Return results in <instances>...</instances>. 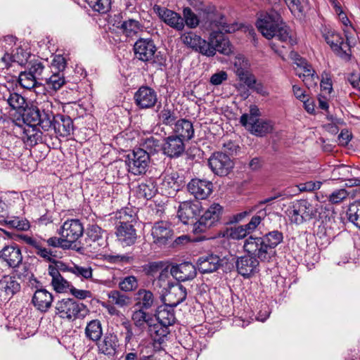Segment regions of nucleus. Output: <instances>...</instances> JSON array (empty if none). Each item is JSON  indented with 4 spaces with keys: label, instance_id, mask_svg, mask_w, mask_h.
Here are the masks:
<instances>
[{
    "label": "nucleus",
    "instance_id": "bf43d9fd",
    "mask_svg": "<svg viewBox=\"0 0 360 360\" xmlns=\"http://www.w3.org/2000/svg\"><path fill=\"white\" fill-rule=\"evenodd\" d=\"M119 287L124 292L133 291L138 287V280L134 276H126L120 281Z\"/></svg>",
    "mask_w": 360,
    "mask_h": 360
},
{
    "label": "nucleus",
    "instance_id": "49530a36",
    "mask_svg": "<svg viewBox=\"0 0 360 360\" xmlns=\"http://www.w3.org/2000/svg\"><path fill=\"white\" fill-rule=\"evenodd\" d=\"M187 189L191 195L195 198L193 202H200L202 200V180L193 179L187 185Z\"/></svg>",
    "mask_w": 360,
    "mask_h": 360
},
{
    "label": "nucleus",
    "instance_id": "cd10ccee",
    "mask_svg": "<svg viewBox=\"0 0 360 360\" xmlns=\"http://www.w3.org/2000/svg\"><path fill=\"white\" fill-rule=\"evenodd\" d=\"M39 126L25 125L20 129V138L28 146H33L42 141V132Z\"/></svg>",
    "mask_w": 360,
    "mask_h": 360
},
{
    "label": "nucleus",
    "instance_id": "680f3d73",
    "mask_svg": "<svg viewBox=\"0 0 360 360\" xmlns=\"http://www.w3.org/2000/svg\"><path fill=\"white\" fill-rule=\"evenodd\" d=\"M234 71L237 76H243L244 72L248 71L249 66L248 60L242 55H238L233 60Z\"/></svg>",
    "mask_w": 360,
    "mask_h": 360
},
{
    "label": "nucleus",
    "instance_id": "8fccbe9b",
    "mask_svg": "<svg viewBox=\"0 0 360 360\" xmlns=\"http://www.w3.org/2000/svg\"><path fill=\"white\" fill-rule=\"evenodd\" d=\"M89 8L101 14L108 13L111 8V0H85Z\"/></svg>",
    "mask_w": 360,
    "mask_h": 360
},
{
    "label": "nucleus",
    "instance_id": "6e6d98bb",
    "mask_svg": "<svg viewBox=\"0 0 360 360\" xmlns=\"http://www.w3.org/2000/svg\"><path fill=\"white\" fill-rule=\"evenodd\" d=\"M46 82L49 89L54 91L58 90L65 83L63 72H54L50 77L46 79Z\"/></svg>",
    "mask_w": 360,
    "mask_h": 360
},
{
    "label": "nucleus",
    "instance_id": "4c0bfd02",
    "mask_svg": "<svg viewBox=\"0 0 360 360\" xmlns=\"http://www.w3.org/2000/svg\"><path fill=\"white\" fill-rule=\"evenodd\" d=\"M103 335L101 323L98 319L89 321L85 328V336L93 342H98Z\"/></svg>",
    "mask_w": 360,
    "mask_h": 360
},
{
    "label": "nucleus",
    "instance_id": "2eb2a0df",
    "mask_svg": "<svg viewBox=\"0 0 360 360\" xmlns=\"http://www.w3.org/2000/svg\"><path fill=\"white\" fill-rule=\"evenodd\" d=\"M134 99L139 109H149L158 102V94L151 87L142 86L135 92Z\"/></svg>",
    "mask_w": 360,
    "mask_h": 360
},
{
    "label": "nucleus",
    "instance_id": "c9c22d12",
    "mask_svg": "<svg viewBox=\"0 0 360 360\" xmlns=\"http://www.w3.org/2000/svg\"><path fill=\"white\" fill-rule=\"evenodd\" d=\"M155 299L153 293L146 289H139L136 293V306L145 310L152 308L155 305Z\"/></svg>",
    "mask_w": 360,
    "mask_h": 360
},
{
    "label": "nucleus",
    "instance_id": "774afa93",
    "mask_svg": "<svg viewBox=\"0 0 360 360\" xmlns=\"http://www.w3.org/2000/svg\"><path fill=\"white\" fill-rule=\"evenodd\" d=\"M43 242H46L49 247L53 248H62L63 249H68L70 248V244L68 243L64 237H51L47 240H42Z\"/></svg>",
    "mask_w": 360,
    "mask_h": 360
},
{
    "label": "nucleus",
    "instance_id": "7c9ffc66",
    "mask_svg": "<svg viewBox=\"0 0 360 360\" xmlns=\"http://www.w3.org/2000/svg\"><path fill=\"white\" fill-rule=\"evenodd\" d=\"M174 308L167 304L158 306L155 314L158 323L165 326H172L176 322Z\"/></svg>",
    "mask_w": 360,
    "mask_h": 360
},
{
    "label": "nucleus",
    "instance_id": "2f4dec72",
    "mask_svg": "<svg viewBox=\"0 0 360 360\" xmlns=\"http://www.w3.org/2000/svg\"><path fill=\"white\" fill-rule=\"evenodd\" d=\"M323 37L326 43L338 54L342 55V53H346V51L344 49L347 47V45L344 43L343 38L340 34L333 30H325Z\"/></svg>",
    "mask_w": 360,
    "mask_h": 360
},
{
    "label": "nucleus",
    "instance_id": "f3484780",
    "mask_svg": "<svg viewBox=\"0 0 360 360\" xmlns=\"http://www.w3.org/2000/svg\"><path fill=\"white\" fill-rule=\"evenodd\" d=\"M0 100L6 102L11 110H15L18 113H22V110L27 107L25 98L20 94L15 92L13 89L10 90L6 86H4L0 90Z\"/></svg>",
    "mask_w": 360,
    "mask_h": 360
},
{
    "label": "nucleus",
    "instance_id": "aec40b11",
    "mask_svg": "<svg viewBox=\"0 0 360 360\" xmlns=\"http://www.w3.org/2000/svg\"><path fill=\"white\" fill-rule=\"evenodd\" d=\"M20 237L25 243L33 248V252L37 256L46 262H53L56 255L52 250L44 247L42 240H39L27 235H20Z\"/></svg>",
    "mask_w": 360,
    "mask_h": 360
},
{
    "label": "nucleus",
    "instance_id": "a878e982",
    "mask_svg": "<svg viewBox=\"0 0 360 360\" xmlns=\"http://www.w3.org/2000/svg\"><path fill=\"white\" fill-rule=\"evenodd\" d=\"M158 15L160 19L169 27L177 31H181L184 28V18L177 13L158 7Z\"/></svg>",
    "mask_w": 360,
    "mask_h": 360
},
{
    "label": "nucleus",
    "instance_id": "09e8293b",
    "mask_svg": "<svg viewBox=\"0 0 360 360\" xmlns=\"http://www.w3.org/2000/svg\"><path fill=\"white\" fill-rule=\"evenodd\" d=\"M182 40L188 46L202 53L201 37L193 32H189L182 36Z\"/></svg>",
    "mask_w": 360,
    "mask_h": 360
},
{
    "label": "nucleus",
    "instance_id": "a18cd8bd",
    "mask_svg": "<svg viewBox=\"0 0 360 360\" xmlns=\"http://www.w3.org/2000/svg\"><path fill=\"white\" fill-rule=\"evenodd\" d=\"M120 28L127 37H133L142 30V25L136 20L129 19L122 22Z\"/></svg>",
    "mask_w": 360,
    "mask_h": 360
},
{
    "label": "nucleus",
    "instance_id": "7ed1b4c3",
    "mask_svg": "<svg viewBox=\"0 0 360 360\" xmlns=\"http://www.w3.org/2000/svg\"><path fill=\"white\" fill-rule=\"evenodd\" d=\"M281 18L275 11H271L262 16L257 22V27L262 34L267 39H274L280 42L293 45L295 41L290 35L285 27L281 26Z\"/></svg>",
    "mask_w": 360,
    "mask_h": 360
},
{
    "label": "nucleus",
    "instance_id": "ddd939ff",
    "mask_svg": "<svg viewBox=\"0 0 360 360\" xmlns=\"http://www.w3.org/2000/svg\"><path fill=\"white\" fill-rule=\"evenodd\" d=\"M208 165L212 171L220 176H226L234 166L233 160L225 153H214L208 160Z\"/></svg>",
    "mask_w": 360,
    "mask_h": 360
},
{
    "label": "nucleus",
    "instance_id": "4468645a",
    "mask_svg": "<svg viewBox=\"0 0 360 360\" xmlns=\"http://www.w3.org/2000/svg\"><path fill=\"white\" fill-rule=\"evenodd\" d=\"M58 233L64 237L71 246L83 235L84 226L79 219H68L63 224L58 231Z\"/></svg>",
    "mask_w": 360,
    "mask_h": 360
},
{
    "label": "nucleus",
    "instance_id": "5fc2aeb1",
    "mask_svg": "<svg viewBox=\"0 0 360 360\" xmlns=\"http://www.w3.org/2000/svg\"><path fill=\"white\" fill-rule=\"evenodd\" d=\"M349 221L360 229V202L352 203L347 211Z\"/></svg>",
    "mask_w": 360,
    "mask_h": 360
},
{
    "label": "nucleus",
    "instance_id": "79ce46f5",
    "mask_svg": "<svg viewBox=\"0 0 360 360\" xmlns=\"http://www.w3.org/2000/svg\"><path fill=\"white\" fill-rule=\"evenodd\" d=\"M109 302L123 308L128 306L131 302L130 297L119 290H111L108 292Z\"/></svg>",
    "mask_w": 360,
    "mask_h": 360
},
{
    "label": "nucleus",
    "instance_id": "473e14b6",
    "mask_svg": "<svg viewBox=\"0 0 360 360\" xmlns=\"http://www.w3.org/2000/svg\"><path fill=\"white\" fill-rule=\"evenodd\" d=\"M131 320L134 326L143 330L149 328L150 325L154 321L153 314L147 312L143 309H138L133 311L131 315Z\"/></svg>",
    "mask_w": 360,
    "mask_h": 360
},
{
    "label": "nucleus",
    "instance_id": "20e7f679",
    "mask_svg": "<svg viewBox=\"0 0 360 360\" xmlns=\"http://www.w3.org/2000/svg\"><path fill=\"white\" fill-rule=\"evenodd\" d=\"M261 114L257 105H250L248 113L243 114L240 118V124L252 134L263 136L274 129L271 121L260 119Z\"/></svg>",
    "mask_w": 360,
    "mask_h": 360
},
{
    "label": "nucleus",
    "instance_id": "052dcab7",
    "mask_svg": "<svg viewBox=\"0 0 360 360\" xmlns=\"http://www.w3.org/2000/svg\"><path fill=\"white\" fill-rule=\"evenodd\" d=\"M266 216V210L265 209L260 210L256 215L253 216L250 222L244 225L248 233H252Z\"/></svg>",
    "mask_w": 360,
    "mask_h": 360
},
{
    "label": "nucleus",
    "instance_id": "a211bd4d",
    "mask_svg": "<svg viewBox=\"0 0 360 360\" xmlns=\"http://www.w3.org/2000/svg\"><path fill=\"white\" fill-rule=\"evenodd\" d=\"M50 120L51 128L54 129L57 135L67 137L73 131V121L69 116L60 114L54 115L52 113V117Z\"/></svg>",
    "mask_w": 360,
    "mask_h": 360
},
{
    "label": "nucleus",
    "instance_id": "f8f14e48",
    "mask_svg": "<svg viewBox=\"0 0 360 360\" xmlns=\"http://www.w3.org/2000/svg\"><path fill=\"white\" fill-rule=\"evenodd\" d=\"M150 163V156L145 149L136 148L128 155L129 172L134 175L146 172Z\"/></svg>",
    "mask_w": 360,
    "mask_h": 360
},
{
    "label": "nucleus",
    "instance_id": "37998d69",
    "mask_svg": "<svg viewBox=\"0 0 360 360\" xmlns=\"http://www.w3.org/2000/svg\"><path fill=\"white\" fill-rule=\"evenodd\" d=\"M1 290L8 295H13L20 290V285L15 277L6 276L0 281Z\"/></svg>",
    "mask_w": 360,
    "mask_h": 360
},
{
    "label": "nucleus",
    "instance_id": "423d86ee",
    "mask_svg": "<svg viewBox=\"0 0 360 360\" xmlns=\"http://www.w3.org/2000/svg\"><path fill=\"white\" fill-rule=\"evenodd\" d=\"M201 202H184L180 204L177 216L179 220L184 224H192L193 234L202 233V214Z\"/></svg>",
    "mask_w": 360,
    "mask_h": 360
},
{
    "label": "nucleus",
    "instance_id": "603ef678",
    "mask_svg": "<svg viewBox=\"0 0 360 360\" xmlns=\"http://www.w3.org/2000/svg\"><path fill=\"white\" fill-rule=\"evenodd\" d=\"M307 0H284L290 12L295 17H301L304 13Z\"/></svg>",
    "mask_w": 360,
    "mask_h": 360
},
{
    "label": "nucleus",
    "instance_id": "58836bf2",
    "mask_svg": "<svg viewBox=\"0 0 360 360\" xmlns=\"http://www.w3.org/2000/svg\"><path fill=\"white\" fill-rule=\"evenodd\" d=\"M176 115L174 107L169 104H165L163 108L158 112V119L160 123L172 126L176 121Z\"/></svg>",
    "mask_w": 360,
    "mask_h": 360
},
{
    "label": "nucleus",
    "instance_id": "9d476101",
    "mask_svg": "<svg viewBox=\"0 0 360 360\" xmlns=\"http://www.w3.org/2000/svg\"><path fill=\"white\" fill-rule=\"evenodd\" d=\"M290 58L295 65L294 67L295 74L302 79L305 85L308 88L316 86L319 81V77L311 65L297 52L291 51Z\"/></svg>",
    "mask_w": 360,
    "mask_h": 360
},
{
    "label": "nucleus",
    "instance_id": "3c124183",
    "mask_svg": "<svg viewBox=\"0 0 360 360\" xmlns=\"http://www.w3.org/2000/svg\"><path fill=\"white\" fill-rule=\"evenodd\" d=\"M18 82L22 88L29 90L34 89L39 84L34 76L30 75L27 71L20 72Z\"/></svg>",
    "mask_w": 360,
    "mask_h": 360
},
{
    "label": "nucleus",
    "instance_id": "f704fd0d",
    "mask_svg": "<svg viewBox=\"0 0 360 360\" xmlns=\"http://www.w3.org/2000/svg\"><path fill=\"white\" fill-rule=\"evenodd\" d=\"M48 271L51 277V284L53 289L59 293L65 292L70 287V283L58 272L56 269L49 266Z\"/></svg>",
    "mask_w": 360,
    "mask_h": 360
},
{
    "label": "nucleus",
    "instance_id": "f257e3e1",
    "mask_svg": "<svg viewBox=\"0 0 360 360\" xmlns=\"http://www.w3.org/2000/svg\"><path fill=\"white\" fill-rule=\"evenodd\" d=\"M240 25L237 22L229 24L224 16L209 4L204 7V29L212 30L207 42V49L204 55L212 56L217 51L229 55L232 52L231 44L224 37V33H233L239 30Z\"/></svg>",
    "mask_w": 360,
    "mask_h": 360
},
{
    "label": "nucleus",
    "instance_id": "c85d7f7f",
    "mask_svg": "<svg viewBox=\"0 0 360 360\" xmlns=\"http://www.w3.org/2000/svg\"><path fill=\"white\" fill-rule=\"evenodd\" d=\"M158 192L156 184L153 179H145L135 188L134 193L138 198L150 200Z\"/></svg>",
    "mask_w": 360,
    "mask_h": 360
},
{
    "label": "nucleus",
    "instance_id": "0e129e2a",
    "mask_svg": "<svg viewBox=\"0 0 360 360\" xmlns=\"http://www.w3.org/2000/svg\"><path fill=\"white\" fill-rule=\"evenodd\" d=\"M183 15L184 25L186 24L188 27L191 28H194L198 25V18L190 8H184L183 11Z\"/></svg>",
    "mask_w": 360,
    "mask_h": 360
},
{
    "label": "nucleus",
    "instance_id": "dca6fc26",
    "mask_svg": "<svg viewBox=\"0 0 360 360\" xmlns=\"http://www.w3.org/2000/svg\"><path fill=\"white\" fill-rule=\"evenodd\" d=\"M186 288L179 283H174L162 292V300L164 304L176 307L186 300Z\"/></svg>",
    "mask_w": 360,
    "mask_h": 360
},
{
    "label": "nucleus",
    "instance_id": "ea45409f",
    "mask_svg": "<svg viewBox=\"0 0 360 360\" xmlns=\"http://www.w3.org/2000/svg\"><path fill=\"white\" fill-rule=\"evenodd\" d=\"M248 230L244 225H240L234 227L226 228L223 231L220 232L219 236L226 238L229 240H241L245 238L248 235Z\"/></svg>",
    "mask_w": 360,
    "mask_h": 360
},
{
    "label": "nucleus",
    "instance_id": "72a5a7b5",
    "mask_svg": "<svg viewBox=\"0 0 360 360\" xmlns=\"http://www.w3.org/2000/svg\"><path fill=\"white\" fill-rule=\"evenodd\" d=\"M173 131L183 140H190L194 134V128L192 122L186 119H180L174 123Z\"/></svg>",
    "mask_w": 360,
    "mask_h": 360
},
{
    "label": "nucleus",
    "instance_id": "e2e57ef3",
    "mask_svg": "<svg viewBox=\"0 0 360 360\" xmlns=\"http://www.w3.org/2000/svg\"><path fill=\"white\" fill-rule=\"evenodd\" d=\"M349 194L346 189L340 188L332 192L328 197V199L331 204H339L347 199Z\"/></svg>",
    "mask_w": 360,
    "mask_h": 360
},
{
    "label": "nucleus",
    "instance_id": "c03bdc74",
    "mask_svg": "<svg viewBox=\"0 0 360 360\" xmlns=\"http://www.w3.org/2000/svg\"><path fill=\"white\" fill-rule=\"evenodd\" d=\"M13 136L6 135L0 139V158L1 160H9L13 158L14 153L11 148V139Z\"/></svg>",
    "mask_w": 360,
    "mask_h": 360
},
{
    "label": "nucleus",
    "instance_id": "393cba45",
    "mask_svg": "<svg viewBox=\"0 0 360 360\" xmlns=\"http://www.w3.org/2000/svg\"><path fill=\"white\" fill-rule=\"evenodd\" d=\"M170 273L178 281H186L195 277L196 269L191 262H184L172 266Z\"/></svg>",
    "mask_w": 360,
    "mask_h": 360
},
{
    "label": "nucleus",
    "instance_id": "9b49d317",
    "mask_svg": "<svg viewBox=\"0 0 360 360\" xmlns=\"http://www.w3.org/2000/svg\"><path fill=\"white\" fill-rule=\"evenodd\" d=\"M22 117L25 125L39 126L44 131H49L51 129V118L52 117V112L49 111L43 110L42 112L37 107L32 105L25 108L22 110Z\"/></svg>",
    "mask_w": 360,
    "mask_h": 360
},
{
    "label": "nucleus",
    "instance_id": "338daca9",
    "mask_svg": "<svg viewBox=\"0 0 360 360\" xmlns=\"http://www.w3.org/2000/svg\"><path fill=\"white\" fill-rule=\"evenodd\" d=\"M162 267L163 265L162 262H153L144 265L143 266V271L147 276L154 277L159 274L161 271H163Z\"/></svg>",
    "mask_w": 360,
    "mask_h": 360
},
{
    "label": "nucleus",
    "instance_id": "bb28decb",
    "mask_svg": "<svg viewBox=\"0 0 360 360\" xmlns=\"http://www.w3.org/2000/svg\"><path fill=\"white\" fill-rule=\"evenodd\" d=\"M53 295L44 288L35 291L32 302L34 306L41 312H46L51 307L53 302Z\"/></svg>",
    "mask_w": 360,
    "mask_h": 360
},
{
    "label": "nucleus",
    "instance_id": "69168bd1",
    "mask_svg": "<svg viewBox=\"0 0 360 360\" xmlns=\"http://www.w3.org/2000/svg\"><path fill=\"white\" fill-rule=\"evenodd\" d=\"M168 273L166 271H161L156 279L153 281V285L156 288H162L165 291L169 288V285H173L168 280Z\"/></svg>",
    "mask_w": 360,
    "mask_h": 360
},
{
    "label": "nucleus",
    "instance_id": "b1692460",
    "mask_svg": "<svg viewBox=\"0 0 360 360\" xmlns=\"http://www.w3.org/2000/svg\"><path fill=\"white\" fill-rule=\"evenodd\" d=\"M20 200V197L16 192L0 193V225L6 222L9 210Z\"/></svg>",
    "mask_w": 360,
    "mask_h": 360
},
{
    "label": "nucleus",
    "instance_id": "6ab92c4d",
    "mask_svg": "<svg viewBox=\"0 0 360 360\" xmlns=\"http://www.w3.org/2000/svg\"><path fill=\"white\" fill-rule=\"evenodd\" d=\"M0 259L10 268H19L22 262L21 250L15 244L6 245L0 251Z\"/></svg>",
    "mask_w": 360,
    "mask_h": 360
},
{
    "label": "nucleus",
    "instance_id": "13d9d810",
    "mask_svg": "<svg viewBox=\"0 0 360 360\" xmlns=\"http://www.w3.org/2000/svg\"><path fill=\"white\" fill-rule=\"evenodd\" d=\"M220 259L217 255H210L204 257V274L215 271L219 266Z\"/></svg>",
    "mask_w": 360,
    "mask_h": 360
},
{
    "label": "nucleus",
    "instance_id": "6e6552de",
    "mask_svg": "<svg viewBox=\"0 0 360 360\" xmlns=\"http://www.w3.org/2000/svg\"><path fill=\"white\" fill-rule=\"evenodd\" d=\"M55 309L57 315L69 321L83 318L89 312L86 305L70 298L58 301Z\"/></svg>",
    "mask_w": 360,
    "mask_h": 360
},
{
    "label": "nucleus",
    "instance_id": "de8ad7c7",
    "mask_svg": "<svg viewBox=\"0 0 360 360\" xmlns=\"http://www.w3.org/2000/svg\"><path fill=\"white\" fill-rule=\"evenodd\" d=\"M104 231L96 224L89 225L86 229V240L97 243L98 245H101V241L103 240V234Z\"/></svg>",
    "mask_w": 360,
    "mask_h": 360
},
{
    "label": "nucleus",
    "instance_id": "c756f323",
    "mask_svg": "<svg viewBox=\"0 0 360 360\" xmlns=\"http://www.w3.org/2000/svg\"><path fill=\"white\" fill-rule=\"evenodd\" d=\"M118 339L113 333H106L102 340L96 342L98 352L108 356L115 354L117 347Z\"/></svg>",
    "mask_w": 360,
    "mask_h": 360
},
{
    "label": "nucleus",
    "instance_id": "4be33fe9",
    "mask_svg": "<svg viewBox=\"0 0 360 360\" xmlns=\"http://www.w3.org/2000/svg\"><path fill=\"white\" fill-rule=\"evenodd\" d=\"M250 255L238 257L236 262L238 274L245 278H248L258 271L259 261L255 255Z\"/></svg>",
    "mask_w": 360,
    "mask_h": 360
},
{
    "label": "nucleus",
    "instance_id": "e433bc0d",
    "mask_svg": "<svg viewBox=\"0 0 360 360\" xmlns=\"http://www.w3.org/2000/svg\"><path fill=\"white\" fill-rule=\"evenodd\" d=\"M222 211L221 206L218 203H213L204 212V227H211L219 219Z\"/></svg>",
    "mask_w": 360,
    "mask_h": 360
},
{
    "label": "nucleus",
    "instance_id": "4d7b16f0",
    "mask_svg": "<svg viewBox=\"0 0 360 360\" xmlns=\"http://www.w3.org/2000/svg\"><path fill=\"white\" fill-rule=\"evenodd\" d=\"M72 274L83 279H89L92 277L93 270L89 265L80 266L72 264Z\"/></svg>",
    "mask_w": 360,
    "mask_h": 360
},
{
    "label": "nucleus",
    "instance_id": "5701e85b",
    "mask_svg": "<svg viewBox=\"0 0 360 360\" xmlns=\"http://www.w3.org/2000/svg\"><path fill=\"white\" fill-rule=\"evenodd\" d=\"M162 149L164 154L170 158L179 157L185 150V145L178 136H169L165 139Z\"/></svg>",
    "mask_w": 360,
    "mask_h": 360
},
{
    "label": "nucleus",
    "instance_id": "f03ea898",
    "mask_svg": "<svg viewBox=\"0 0 360 360\" xmlns=\"http://www.w3.org/2000/svg\"><path fill=\"white\" fill-rule=\"evenodd\" d=\"M283 233L273 231L263 237L250 236L243 245L244 250L248 254L255 255L261 261H268L275 254L274 248L283 240Z\"/></svg>",
    "mask_w": 360,
    "mask_h": 360
},
{
    "label": "nucleus",
    "instance_id": "39448f33",
    "mask_svg": "<svg viewBox=\"0 0 360 360\" xmlns=\"http://www.w3.org/2000/svg\"><path fill=\"white\" fill-rule=\"evenodd\" d=\"M115 217L120 220V226L116 231L119 241L126 246L134 244L137 236L136 230L131 224L135 221L133 212L129 208L122 209L116 213Z\"/></svg>",
    "mask_w": 360,
    "mask_h": 360
},
{
    "label": "nucleus",
    "instance_id": "1a4fd4ad",
    "mask_svg": "<svg viewBox=\"0 0 360 360\" xmlns=\"http://www.w3.org/2000/svg\"><path fill=\"white\" fill-rule=\"evenodd\" d=\"M317 211V205H314L307 200L302 199L294 202L288 209L287 214L291 222L300 224L315 217Z\"/></svg>",
    "mask_w": 360,
    "mask_h": 360
},
{
    "label": "nucleus",
    "instance_id": "412c9836",
    "mask_svg": "<svg viewBox=\"0 0 360 360\" xmlns=\"http://www.w3.org/2000/svg\"><path fill=\"white\" fill-rule=\"evenodd\" d=\"M173 235L169 223L165 221L155 222L151 229L153 243L159 246L167 244Z\"/></svg>",
    "mask_w": 360,
    "mask_h": 360
},
{
    "label": "nucleus",
    "instance_id": "864d4df0",
    "mask_svg": "<svg viewBox=\"0 0 360 360\" xmlns=\"http://www.w3.org/2000/svg\"><path fill=\"white\" fill-rule=\"evenodd\" d=\"M3 225L15 229L18 231H27L30 228L28 220L19 217H13L10 220L6 219V222H4Z\"/></svg>",
    "mask_w": 360,
    "mask_h": 360
},
{
    "label": "nucleus",
    "instance_id": "0eeeda50",
    "mask_svg": "<svg viewBox=\"0 0 360 360\" xmlns=\"http://www.w3.org/2000/svg\"><path fill=\"white\" fill-rule=\"evenodd\" d=\"M135 57L144 63L157 64L160 66L164 65L166 59L158 52V49L151 38H139L134 45Z\"/></svg>",
    "mask_w": 360,
    "mask_h": 360
},
{
    "label": "nucleus",
    "instance_id": "a19ab883",
    "mask_svg": "<svg viewBox=\"0 0 360 360\" xmlns=\"http://www.w3.org/2000/svg\"><path fill=\"white\" fill-rule=\"evenodd\" d=\"M169 327L162 326L160 323H153V322L148 330L154 341L161 344L169 333Z\"/></svg>",
    "mask_w": 360,
    "mask_h": 360
}]
</instances>
